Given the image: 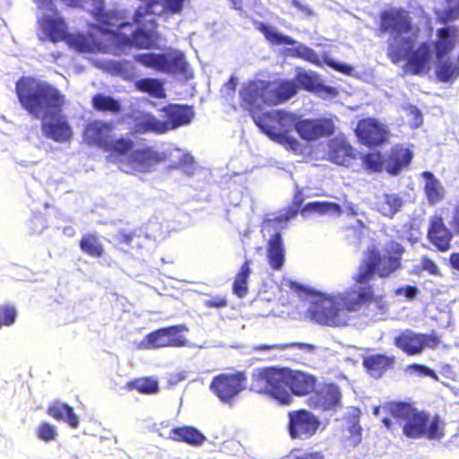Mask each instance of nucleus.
<instances>
[{
    "mask_svg": "<svg viewBox=\"0 0 459 459\" xmlns=\"http://www.w3.org/2000/svg\"><path fill=\"white\" fill-rule=\"evenodd\" d=\"M160 110L168 131L188 125L195 116L193 108L188 105L171 103L164 106Z\"/></svg>",
    "mask_w": 459,
    "mask_h": 459,
    "instance_id": "27",
    "label": "nucleus"
},
{
    "mask_svg": "<svg viewBox=\"0 0 459 459\" xmlns=\"http://www.w3.org/2000/svg\"><path fill=\"white\" fill-rule=\"evenodd\" d=\"M17 310L12 304L0 305V328L15 323Z\"/></svg>",
    "mask_w": 459,
    "mask_h": 459,
    "instance_id": "49",
    "label": "nucleus"
},
{
    "mask_svg": "<svg viewBox=\"0 0 459 459\" xmlns=\"http://www.w3.org/2000/svg\"><path fill=\"white\" fill-rule=\"evenodd\" d=\"M359 152L346 137L338 135L327 142L325 160L346 168H350L359 160Z\"/></svg>",
    "mask_w": 459,
    "mask_h": 459,
    "instance_id": "14",
    "label": "nucleus"
},
{
    "mask_svg": "<svg viewBox=\"0 0 459 459\" xmlns=\"http://www.w3.org/2000/svg\"><path fill=\"white\" fill-rule=\"evenodd\" d=\"M452 228H448L440 214H435L429 218L427 230L428 240L440 252H446L452 247L455 236Z\"/></svg>",
    "mask_w": 459,
    "mask_h": 459,
    "instance_id": "22",
    "label": "nucleus"
},
{
    "mask_svg": "<svg viewBox=\"0 0 459 459\" xmlns=\"http://www.w3.org/2000/svg\"><path fill=\"white\" fill-rule=\"evenodd\" d=\"M114 247L123 253H129L143 247V237L137 230L121 229L114 236Z\"/></svg>",
    "mask_w": 459,
    "mask_h": 459,
    "instance_id": "31",
    "label": "nucleus"
},
{
    "mask_svg": "<svg viewBox=\"0 0 459 459\" xmlns=\"http://www.w3.org/2000/svg\"><path fill=\"white\" fill-rule=\"evenodd\" d=\"M112 159L123 172L134 175L152 171L156 165L166 160V155L152 147L135 150L133 147L125 156Z\"/></svg>",
    "mask_w": 459,
    "mask_h": 459,
    "instance_id": "9",
    "label": "nucleus"
},
{
    "mask_svg": "<svg viewBox=\"0 0 459 459\" xmlns=\"http://www.w3.org/2000/svg\"><path fill=\"white\" fill-rule=\"evenodd\" d=\"M396 347L408 355H415L421 352L424 348H437L440 341L436 334L416 333L411 330L400 333L394 341Z\"/></svg>",
    "mask_w": 459,
    "mask_h": 459,
    "instance_id": "16",
    "label": "nucleus"
},
{
    "mask_svg": "<svg viewBox=\"0 0 459 459\" xmlns=\"http://www.w3.org/2000/svg\"><path fill=\"white\" fill-rule=\"evenodd\" d=\"M47 413L56 420L65 421L73 429L79 426L77 415L74 412V409L66 403L54 402L48 407Z\"/></svg>",
    "mask_w": 459,
    "mask_h": 459,
    "instance_id": "36",
    "label": "nucleus"
},
{
    "mask_svg": "<svg viewBox=\"0 0 459 459\" xmlns=\"http://www.w3.org/2000/svg\"><path fill=\"white\" fill-rule=\"evenodd\" d=\"M394 37L388 43L386 56L393 64H399L405 60L413 48V41L410 38Z\"/></svg>",
    "mask_w": 459,
    "mask_h": 459,
    "instance_id": "34",
    "label": "nucleus"
},
{
    "mask_svg": "<svg viewBox=\"0 0 459 459\" xmlns=\"http://www.w3.org/2000/svg\"><path fill=\"white\" fill-rule=\"evenodd\" d=\"M247 375L244 371L215 376L210 384L211 391L222 402H230L245 389Z\"/></svg>",
    "mask_w": 459,
    "mask_h": 459,
    "instance_id": "11",
    "label": "nucleus"
},
{
    "mask_svg": "<svg viewBox=\"0 0 459 459\" xmlns=\"http://www.w3.org/2000/svg\"><path fill=\"white\" fill-rule=\"evenodd\" d=\"M299 117L284 109L264 111V118H258V126L264 134H267V127L273 131L290 132L293 128L297 131V124Z\"/></svg>",
    "mask_w": 459,
    "mask_h": 459,
    "instance_id": "20",
    "label": "nucleus"
},
{
    "mask_svg": "<svg viewBox=\"0 0 459 459\" xmlns=\"http://www.w3.org/2000/svg\"><path fill=\"white\" fill-rule=\"evenodd\" d=\"M289 349L295 351L292 354L286 356L284 359L288 361L304 365L307 361V355L314 354L316 347L311 343L298 342L273 344H256L252 347L253 351H266L272 350L285 351Z\"/></svg>",
    "mask_w": 459,
    "mask_h": 459,
    "instance_id": "23",
    "label": "nucleus"
},
{
    "mask_svg": "<svg viewBox=\"0 0 459 459\" xmlns=\"http://www.w3.org/2000/svg\"><path fill=\"white\" fill-rule=\"evenodd\" d=\"M459 18V3L455 6H447L438 15V19L442 23H447Z\"/></svg>",
    "mask_w": 459,
    "mask_h": 459,
    "instance_id": "53",
    "label": "nucleus"
},
{
    "mask_svg": "<svg viewBox=\"0 0 459 459\" xmlns=\"http://www.w3.org/2000/svg\"><path fill=\"white\" fill-rule=\"evenodd\" d=\"M188 328L185 325H176L159 328L145 335L142 345L145 349H160L165 347H184L187 340L183 333Z\"/></svg>",
    "mask_w": 459,
    "mask_h": 459,
    "instance_id": "10",
    "label": "nucleus"
},
{
    "mask_svg": "<svg viewBox=\"0 0 459 459\" xmlns=\"http://www.w3.org/2000/svg\"><path fill=\"white\" fill-rule=\"evenodd\" d=\"M317 383V377L307 371L271 366L258 368L252 374L250 390L267 394L281 404L289 405L292 402V395H309Z\"/></svg>",
    "mask_w": 459,
    "mask_h": 459,
    "instance_id": "4",
    "label": "nucleus"
},
{
    "mask_svg": "<svg viewBox=\"0 0 459 459\" xmlns=\"http://www.w3.org/2000/svg\"><path fill=\"white\" fill-rule=\"evenodd\" d=\"M448 262L452 269L459 272V251L451 253L448 258Z\"/></svg>",
    "mask_w": 459,
    "mask_h": 459,
    "instance_id": "64",
    "label": "nucleus"
},
{
    "mask_svg": "<svg viewBox=\"0 0 459 459\" xmlns=\"http://www.w3.org/2000/svg\"><path fill=\"white\" fill-rule=\"evenodd\" d=\"M258 30L264 35L265 39L273 45L293 46L296 40L292 38L273 30L269 26L260 23Z\"/></svg>",
    "mask_w": 459,
    "mask_h": 459,
    "instance_id": "43",
    "label": "nucleus"
},
{
    "mask_svg": "<svg viewBox=\"0 0 459 459\" xmlns=\"http://www.w3.org/2000/svg\"><path fill=\"white\" fill-rule=\"evenodd\" d=\"M414 368H417V370L420 374L429 377L435 380H437V374L435 373V371L433 369L429 368V367L424 366V365H414Z\"/></svg>",
    "mask_w": 459,
    "mask_h": 459,
    "instance_id": "63",
    "label": "nucleus"
},
{
    "mask_svg": "<svg viewBox=\"0 0 459 459\" xmlns=\"http://www.w3.org/2000/svg\"><path fill=\"white\" fill-rule=\"evenodd\" d=\"M359 159L362 161V166L365 169L370 172H379L383 168L382 156L379 152H368L366 154L359 155Z\"/></svg>",
    "mask_w": 459,
    "mask_h": 459,
    "instance_id": "46",
    "label": "nucleus"
},
{
    "mask_svg": "<svg viewBox=\"0 0 459 459\" xmlns=\"http://www.w3.org/2000/svg\"><path fill=\"white\" fill-rule=\"evenodd\" d=\"M432 50L427 42H422L411 50L406 58L404 70L412 75L426 74L429 72Z\"/></svg>",
    "mask_w": 459,
    "mask_h": 459,
    "instance_id": "26",
    "label": "nucleus"
},
{
    "mask_svg": "<svg viewBox=\"0 0 459 459\" xmlns=\"http://www.w3.org/2000/svg\"><path fill=\"white\" fill-rule=\"evenodd\" d=\"M439 373L442 377L449 379V380H456L457 374L455 370L454 369L453 366L450 364H442L439 368Z\"/></svg>",
    "mask_w": 459,
    "mask_h": 459,
    "instance_id": "60",
    "label": "nucleus"
},
{
    "mask_svg": "<svg viewBox=\"0 0 459 459\" xmlns=\"http://www.w3.org/2000/svg\"><path fill=\"white\" fill-rule=\"evenodd\" d=\"M288 418V431L293 439L310 438L320 426L318 418L305 409L289 411Z\"/></svg>",
    "mask_w": 459,
    "mask_h": 459,
    "instance_id": "12",
    "label": "nucleus"
},
{
    "mask_svg": "<svg viewBox=\"0 0 459 459\" xmlns=\"http://www.w3.org/2000/svg\"><path fill=\"white\" fill-rule=\"evenodd\" d=\"M290 4L293 7H295L297 10L300 11L307 16H313L315 13L312 8L303 4L299 0H290Z\"/></svg>",
    "mask_w": 459,
    "mask_h": 459,
    "instance_id": "62",
    "label": "nucleus"
},
{
    "mask_svg": "<svg viewBox=\"0 0 459 459\" xmlns=\"http://www.w3.org/2000/svg\"><path fill=\"white\" fill-rule=\"evenodd\" d=\"M403 199L396 194H384L377 202V210L384 216L393 218L402 208Z\"/></svg>",
    "mask_w": 459,
    "mask_h": 459,
    "instance_id": "37",
    "label": "nucleus"
},
{
    "mask_svg": "<svg viewBox=\"0 0 459 459\" xmlns=\"http://www.w3.org/2000/svg\"><path fill=\"white\" fill-rule=\"evenodd\" d=\"M296 217V212L286 208L281 213L273 218L265 219L263 222V229L267 231L273 230L278 224H287V222Z\"/></svg>",
    "mask_w": 459,
    "mask_h": 459,
    "instance_id": "47",
    "label": "nucleus"
},
{
    "mask_svg": "<svg viewBox=\"0 0 459 459\" xmlns=\"http://www.w3.org/2000/svg\"><path fill=\"white\" fill-rule=\"evenodd\" d=\"M283 459H325V457L321 451H306L301 448H294Z\"/></svg>",
    "mask_w": 459,
    "mask_h": 459,
    "instance_id": "51",
    "label": "nucleus"
},
{
    "mask_svg": "<svg viewBox=\"0 0 459 459\" xmlns=\"http://www.w3.org/2000/svg\"><path fill=\"white\" fill-rule=\"evenodd\" d=\"M341 402V392L334 383H324L311 394L308 404L315 410L328 411L335 409Z\"/></svg>",
    "mask_w": 459,
    "mask_h": 459,
    "instance_id": "24",
    "label": "nucleus"
},
{
    "mask_svg": "<svg viewBox=\"0 0 459 459\" xmlns=\"http://www.w3.org/2000/svg\"><path fill=\"white\" fill-rule=\"evenodd\" d=\"M251 274L250 261L246 260L240 266L239 271L234 277L232 292L238 298H244L248 292L247 280Z\"/></svg>",
    "mask_w": 459,
    "mask_h": 459,
    "instance_id": "40",
    "label": "nucleus"
},
{
    "mask_svg": "<svg viewBox=\"0 0 459 459\" xmlns=\"http://www.w3.org/2000/svg\"><path fill=\"white\" fill-rule=\"evenodd\" d=\"M404 247L397 241L386 243L383 253L376 247H368L360 261L357 273L353 275L354 285H369L375 275L387 278L401 268Z\"/></svg>",
    "mask_w": 459,
    "mask_h": 459,
    "instance_id": "7",
    "label": "nucleus"
},
{
    "mask_svg": "<svg viewBox=\"0 0 459 459\" xmlns=\"http://www.w3.org/2000/svg\"><path fill=\"white\" fill-rule=\"evenodd\" d=\"M297 56H299L307 61L316 63L317 61V56L316 52L307 47V46H300L299 48L296 49Z\"/></svg>",
    "mask_w": 459,
    "mask_h": 459,
    "instance_id": "56",
    "label": "nucleus"
},
{
    "mask_svg": "<svg viewBox=\"0 0 459 459\" xmlns=\"http://www.w3.org/2000/svg\"><path fill=\"white\" fill-rule=\"evenodd\" d=\"M99 23L91 25L88 35L73 37L72 43L84 53L113 52L119 54L126 48H152L157 42V23L153 18L137 24L138 28L132 30L133 22H121L113 13H102Z\"/></svg>",
    "mask_w": 459,
    "mask_h": 459,
    "instance_id": "1",
    "label": "nucleus"
},
{
    "mask_svg": "<svg viewBox=\"0 0 459 459\" xmlns=\"http://www.w3.org/2000/svg\"><path fill=\"white\" fill-rule=\"evenodd\" d=\"M334 123L331 118L320 117L311 119H300L297 124V133L306 141H315L322 137H327L334 133Z\"/></svg>",
    "mask_w": 459,
    "mask_h": 459,
    "instance_id": "21",
    "label": "nucleus"
},
{
    "mask_svg": "<svg viewBox=\"0 0 459 459\" xmlns=\"http://www.w3.org/2000/svg\"><path fill=\"white\" fill-rule=\"evenodd\" d=\"M421 268L432 275H437L438 273V267L436 263L427 257L422 259Z\"/></svg>",
    "mask_w": 459,
    "mask_h": 459,
    "instance_id": "61",
    "label": "nucleus"
},
{
    "mask_svg": "<svg viewBox=\"0 0 459 459\" xmlns=\"http://www.w3.org/2000/svg\"><path fill=\"white\" fill-rule=\"evenodd\" d=\"M79 247L82 253L94 258H100L105 254L103 244L98 235L94 233L82 235L79 241Z\"/></svg>",
    "mask_w": 459,
    "mask_h": 459,
    "instance_id": "38",
    "label": "nucleus"
},
{
    "mask_svg": "<svg viewBox=\"0 0 459 459\" xmlns=\"http://www.w3.org/2000/svg\"><path fill=\"white\" fill-rule=\"evenodd\" d=\"M304 197L300 191L297 192L291 202V204L287 208L290 211L296 212V216L300 213L303 217L307 216L310 213L326 214L335 213L340 214L342 210L341 206L333 202H310L303 205Z\"/></svg>",
    "mask_w": 459,
    "mask_h": 459,
    "instance_id": "25",
    "label": "nucleus"
},
{
    "mask_svg": "<svg viewBox=\"0 0 459 459\" xmlns=\"http://www.w3.org/2000/svg\"><path fill=\"white\" fill-rule=\"evenodd\" d=\"M348 436L344 437L345 446L356 447L361 443V427L358 421L352 422L348 428Z\"/></svg>",
    "mask_w": 459,
    "mask_h": 459,
    "instance_id": "50",
    "label": "nucleus"
},
{
    "mask_svg": "<svg viewBox=\"0 0 459 459\" xmlns=\"http://www.w3.org/2000/svg\"><path fill=\"white\" fill-rule=\"evenodd\" d=\"M267 127V136L273 141L290 149L297 150L299 146V142L292 136L289 135L290 132L273 131L271 127Z\"/></svg>",
    "mask_w": 459,
    "mask_h": 459,
    "instance_id": "45",
    "label": "nucleus"
},
{
    "mask_svg": "<svg viewBox=\"0 0 459 459\" xmlns=\"http://www.w3.org/2000/svg\"><path fill=\"white\" fill-rule=\"evenodd\" d=\"M114 126L101 120L89 122L83 130V140L88 145L97 146L109 154L110 158L125 156L134 146L133 140L115 138Z\"/></svg>",
    "mask_w": 459,
    "mask_h": 459,
    "instance_id": "8",
    "label": "nucleus"
},
{
    "mask_svg": "<svg viewBox=\"0 0 459 459\" xmlns=\"http://www.w3.org/2000/svg\"><path fill=\"white\" fill-rule=\"evenodd\" d=\"M412 156L410 149L399 144L394 145L385 160V169L389 174L396 175L411 163Z\"/></svg>",
    "mask_w": 459,
    "mask_h": 459,
    "instance_id": "30",
    "label": "nucleus"
},
{
    "mask_svg": "<svg viewBox=\"0 0 459 459\" xmlns=\"http://www.w3.org/2000/svg\"><path fill=\"white\" fill-rule=\"evenodd\" d=\"M185 0H150L145 4L139 5L133 15L134 24H142L143 17L174 15L180 13Z\"/></svg>",
    "mask_w": 459,
    "mask_h": 459,
    "instance_id": "18",
    "label": "nucleus"
},
{
    "mask_svg": "<svg viewBox=\"0 0 459 459\" xmlns=\"http://www.w3.org/2000/svg\"><path fill=\"white\" fill-rule=\"evenodd\" d=\"M420 176L425 179L423 189L429 204L435 205L440 203L445 197V189L439 179L430 171H423Z\"/></svg>",
    "mask_w": 459,
    "mask_h": 459,
    "instance_id": "35",
    "label": "nucleus"
},
{
    "mask_svg": "<svg viewBox=\"0 0 459 459\" xmlns=\"http://www.w3.org/2000/svg\"><path fill=\"white\" fill-rule=\"evenodd\" d=\"M57 436L56 429L54 425L48 422H42L39 424L37 430V437L45 441L50 442L56 439Z\"/></svg>",
    "mask_w": 459,
    "mask_h": 459,
    "instance_id": "52",
    "label": "nucleus"
},
{
    "mask_svg": "<svg viewBox=\"0 0 459 459\" xmlns=\"http://www.w3.org/2000/svg\"><path fill=\"white\" fill-rule=\"evenodd\" d=\"M15 93L21 107L31 117L41 120L47 138L57 143L71 139L72 128L61 116L67 100L60 89L34 76H22L15 82Z\"/></svg>",
    "mask_w": 459,
    "mask_h": 459,
    "instance_id": "2",
    "label": "nucleus"
},
{
    "mask_svg": "<svg viewBox=\"0 0 459 459\" xmlns=\"http://www.w3.org/2000/svg\"><path fill=\"white\" fill-rule=\"evenodd\" d=\"M459 30L456 26H447L437 30V39L434 43L436 58L447 56L455 48Z\"/></svg>",
    "mask_w": 459,
    "mask_h": 459,
    "instance_id": "28",
    "label": "nucleus"
},
{
    "mask_svg": "<svg viewBox=\"0 0 459 459\" xmlns=\"http://www.w3.org/2000/svg\"><path fill=\"white\" fill-rule=\"evenodd\" d=\"M268 264L273 270H280L285 261V250L281 232L272 235L267 242Z\"/></svg>",
    "mask_w": 459,
    "mask_h": 459,
    "instance_id": "32",
    "label": "nucleus"
},
{
    "mask_svg": "<svg viewBox=\"0 0 459 459\" xmlns=\"http://www.w3.org/2000/svg\"><path fill=\"white\" fill-rule=\"evenodd\" d=\"M135 89L157 99H164L166 93L161 81L156 78H143L135 82Z\"/></svg>",
    "mask_w": 459,
    "mask_h": 459,
    "instance_id": "41",
    "label": "nucleus"
},
{
    "mask_svg": "<svg viewBox=\"0 0 459 459\" xmlns=\"http://www.w3.org/2000/svg\"><path fill=\"white\" fill-rule=\"evenodd\" d=\"M136 62L161 73L185 72L186 62L182 53L175 55L143 53L135 56Z\"/></svg>",
    "mask_w": 459,
    "mask_h": 459,
    "instance_id": "13",
    "label": "nucleus"
},
{
    "mask_svg": "<svg viewBox=\"0 0 459 459\" xmlns=\"http://www.w3.org/2000/svg\"><path fill=\"white\" fill-rule=\"evenodd\" d=\"M394 362V356L375 353L364 357L362 366L370 377L378 379L382 377L387 370L393 368Z\"/></svg>",
    "mask_w": 459,
    "mask_h": 459,
    "instance_id": "29",
    "label": "nucleus"
},
{
    "mask_svg": "<svg viewBox=\"0 0 459 459\" xmlns=\"http://www.w3.org/2000/svg\"><path fill=\"white\" fill-rule=\"evenodd\" d=\"M419 292V290L417 287L415 286H412V285H406L404 287H401V288H398L397 290H395V294L398 295V296H404L406 297L409 300H413L417 294Z\"/></svg>",
    "mask_w": 459,
    "mask_h": 459,
    "instance_id": "57",
    "label": "nucleus"
},
{
    "mask_svg": "<svg viewBox=\"0 0 459 459\" xmlns=\"http://www.w3.org/2000/svg\"><path fill=\"white\" fill-rule=\"evenodd\" d=\"M169 438L176 442H183L192 446L204 444L206 437L197 429L192 426L175 427L169 431Z\"/></svg>",
    "mask_w": 459,
    "mask_h": 459,
    "instance_id": "33",
    "label": "nucleus"
},
{
    "mask_svg": "<svg viewBox=\"0 0 459 459\" xmlns=\"http://www.w3.org/2000/svg\"><path fill=\"white\" fill-rule=\"evenodd\" d=\"M204 305L206 307L221 308L228 305L226 297L217 296L205 300Z\"/></svg>",
    "mask_w": 459,
    "mask_h": 459,
    "instance_id": "58",
    "label": "nucleus"
},
{
    "mask_svg": "<svg viewBox=\"0 0 459 459\" xmlns=\"http://www.w3.org/2000/svg\"><path fill=\"white\" fill-rule=\"evenodd\" d=\"M449 225L455 236H459V202L455 205Z\"/></svg>",
    "mask_w": 459,
    "mask_h": 459,
    "instance_id": "59",
    "label": "nucleus"
},
{
    "mask_svg": "<svg viewBox=\"0 0 459 459\" xmlns=\"http://www.w3.org/2000/svg\"><path fill=\"white\" fill-rule=\"evenodd\" d=\"M195 160L193 157L189 153H184L177 165H174L173 168L180 169L186 172L187 174H192L194 170Z\"/></svg>",
    "mask_w": 459,
    "mask_h": 459,
    "instance_id": "54",
    "label": "nucleus"
},
{
    "mask_svg": "<svg viewBox=\"0 0 459 459\" xmlns=\"http://www.w3.org/2000/svg\"><path fill=\"white\" fill-rule=\"evenodd\" d=\"M374 307L376 314H385L389 304L385 294H376L373 285H351L336 295H323L314 300L307 313L322 326L340 328L351 321L349 313Z\"/></svg>",
    "mask_w": 459,
    "mask_h": 459,
    "instance_id": "3",
    "label": "nucleus"
},
{
    "mask_svg": "<svg viewBox=\"0 0 459 459\" xmlns=\"http://www.w3.org/2000/svg\"><path fill=\"white\" fill-rule=\"evenodd\" d=\"M355 133L359 142L368 147L379 146L388 138V130L385 126L372 117L360 119Z\"/></svg>",
    "mask_w": 459,
    "mask_h": 459,
    "instance_id": "19",
    "label": "nucleus"
},
{
    "mask_svg": "<svg viewBox=\"0 0 459 459\" xmlns=\"http://www.w3.org/2000/svg\"><path fill=\"white\" fill-rule=\"evenodd\" d=\"M292 81L298 85V90L301 88L314 93L320 79L316 73L304 71L299 72L296 74L295 80Z\"/></svg>",
    "mask_w": 459,
    "mask_h": 459,
    "instance_id": "44",
    "label": "nucleus"
},
{
    "mask_svg": "<svg viewBox=\"0 0 459 459\" xmlns=\"http://www.w3.org/2000/svg\"><path fill=\"white\" fill-rule=\"evenodd\" d=\"M126 389L128 391H137L139 394L152 395L160 391L159 382L152 377H136L126 384Z\"/></svg>",
    "mask_w": 459,
    "mask_h": 459,
    "instance_id": "39",
    "label": "nucleus"
},
{
    "mask_svg": "<svg viewBox=\"0 0 459 459\" xmlns=\"http://www.w3.org/2000/svg\"><path fill=\"white\" fill-rule=\"evenodd\" d=\"M54 15H43L39 20V24L41 30L47 35V37L54 43L66 40L71 47L75 48L77 51L82 52L78 48L74 46L72 39L77 35H88L91 29L87 33H76L69 34L67 31L66 23L61 16L58 15L57 10H52Z\"/></svg>",
    "mask_w": 459,
    "mask_h": 459,
    "instance_id": "17",
    "label": "nucleus"
},
{
    "mask_svg": "<svg viewBox=\"0 0 459 459\" xmlns=\"http://www.w3.org/2000/svg\"><path fill=\"white\" fill-rule=\"evenodd\" d=\"M379 34L391 33L401 36L411 32L412 29L411 18L403 8H391L379 14Z\"/></svg>",
    "mask_w": 459,
    "mask_h": 459,
    "instance_id": "15",
    "label": "nucleus"
},
{
    "mask_svg": "<svg viewBox=\"0 0 459 459\" xmlns=\"http://www.w3.org/2000/svg\"><path fill=\"white\" fill-rule=\"evenodd\" d=\"M91 104L94 109L100 112L118 113L121 111L120 102L110 96L97 93L92 97Z\"/></svg>",
    "mask_w": 459,
    "mask_h": 459,
    "instance_id": "42",
    "label": "nucleus"
},
{
    "mask_svg": "<svg viewBox=\"0 0 459 459\" xmlns=\"http://www.w3.org/2000/svg\"><path fill=\"white\" fill-rule=\"evenodd\" d=\"M298 93V85L290 80L255 79L244 82L239 89V106L247 111L258 126V118H264V106L285 103Z\"/></svg>",
    "mask_w": 459,
    "mask_h": 459,
    "instance_id": "6",
    "label": "nucleus"
},
{
    "mask_svg": "<svg viewBox=\"0 0 459 459\" xmlns=\"http://www.w3.org/2000/svg\"><path fill=\"white\" fill-rule=\"evenodd\" d=\"M384 409L390 417H385L381 421L391 432L398 430L401 420H403V433L408 438L440 440L445 436V424L438 416L430 420L428 412L418 410L410 403L390 402L385 404Z\"/></svg>",
    "mask_w": 459,
    "mask_h": 459,
    "instance_id": "5",
    "label": "nucleus"
},
{
    "mask_svg": "<svg viewBox=\"0 0 459 459\" xmlns=\"http://www.w3.org/2000/svg\"><path fill=\"white\" fill-rule=\"evenodd\" d=\"M141 126L144 132H153L156 134H164L168 132V126L165 120L160 121L152 115H148L144 117Z\"/></svg>",
    "mask_w": 459,
    "mask_h": 459,
    "instance_id": "48",
    "label": "nucleus"
},
{
    "mask_svg": "<svg viewBox=\"0 0 459 459\" xmlns=\"http://www.w3.org/2000/svg\"><path fill=\"white\" fill-rule=\"evenodd\" d=\"M314 93H316V95H318L321 98H325V97L334 98L338 95V91L336 90V88H334L333 86L325 85L321 82V81H319L317 87Z\"/></svg>",
    "mask_w": 459,
    "mask_h": 459,
    "instance_id": "55",
    "label": "nucleus"
}]
</instances>
